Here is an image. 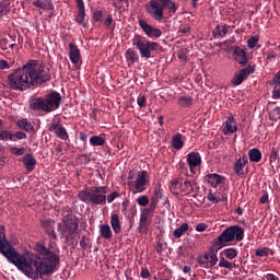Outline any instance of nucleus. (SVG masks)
<instances>
[{
	"instance_id": "58",
	"label": "nucleus",
	"mask_w": 280,
	"mask_h": 280,
	"mask_svg": "<svg viewBox=\"0 0 280 280\" xmlns=\"http://www.w3.org/2000/svg\"><path fill=\"white\" fill-rule=\"evenodd\" d=\"M267 56V60H269V62H272V60L277 59V52L275 50H268L266 52Z\"/></svg>"
},
{
	"instance_id": "17",
	"label": "nucleus",
	"mask_w": 280,
	"mask_h": 280,
	"mask_svg": "<svg viewBox=\"0 0 280 280\" xmlns=\"http://www.w3.org/2000/svg\"><path fill=\"white\" fill-rule=\"evenodd\" d=\"M234 56L236 62H238V65L242 67L248 63V56L246 55V50H244L242 47H234Z\"/></svg>"
},
{
	"instance_id": "33",
	"label": "nucleus",
	"mask_w": 280,
	"mask_h": 280,
	"mask_svg": "<svg viewBox=\"0 0 280 280\" xmlns=\"http://www.w3.org/2000/svg\"><path fill=\"white\" fill-rule=\"evenodd\" d=\"M183 145H185V142H183V135L176 133L172 139V147L175 150H183Z\"/></svg>"
},
{
	"instance_id": "25",
	"label": "nucleus",
	"mask_w": 280,
	"mask_h": 280,
	"mask_svg": "<svg viewBox=\"0 0 280 280\" xmlns=\"http://www.w3.org/2000/svg\"><path fill=\"white\" fill-rule=\"evenodd\" d=\"M183 185V178L176 177L171 182L170 191L174 194V196H178L180 194V188Z\"/></svg>"
},
{
	"instance_id": "49",
	"label": "nucleus",
	"mask_w": 280,
	"mask_h": 280,
	"mask_svg": "<svg viewBox=\"0 0 280 280\" xmlns=\"http://www.w3.org/2000/svg\"><path fill=\"white\" fill-rule=\"evenodd\" d=\"M159 205V201H152L150 202V206L148 209H144V211L142 213H153V211H156V206Z\"/></svg>"
},
{
	"instance_id": "55",
	"label": "nucleus",
	"mask_w": 280,
	"mask_h": 280,
	"mask_svg": "<svg viewBox=\"0 0 280 280\" xmlns=\"http://www.w3.org/2000/svg\"><path fill=\"white\" fill-rule=\"evenodd\" d=\"M277 159H279V152L277 149L272 148L270 153V163H277Z\"/></svg>"
},
{
	"instance_id": "29",
	"label": "nucleus",
	"mask_w": 280,
	"mask_h": 280,
	"mask_svg": "<svg viewBox=\"0 0 280 280\" xmlns=\"http://www.w3.org/2000/svg\"><path fill=\"white\" fill-rule=\"evenodd\" d=\"M16 126L20 130H24L25 132H33L34 130V125H32L27 118L19 120Z\"/></svg>"
},
{
	"instance_id": "39",
	"label": "nucleus",
	"mask_w": 280,
	"mask_h": 280,
	"mask_svg": "<svg viewBox=\"0 0 280 280\" xmlns=\"http://www.w3.org/2000/svg\"><path fill=\"white\" fill-rule=\"evenodd\" d=\"M63 237L66 238V243H68L69 246H71L72 248L78 247V241L75 240V236H73V234L68 233Z\"/></svg>"
},
{
	"instance_id": "27",
	"label": "nucleus",
	"mask_w": 280,
	"mask_h": 280,
	"mask_svg": "<svg viewBox=\"0 0 280 280\" xmlns=\"http://www.w3.org/2000/svg\"><path fill=\"white\" fill-rule=\"evenodd\" d=\"M182 196H190V194H194V184H191L190 180H184L182 179V188H180Z\"/></svg>"
},
{
	"instance_id": "7",
	"label": "nucleus",
	"mask_w": 280,
	"mask_h": 280,
	"mask_svg": "<svg viewBox=\"0 0 280 280\" xmlns=\"http://www.w3.org/2000/svg\"><path fill=\"white\" fill-rule=\"evenodd\" d=\"M62 223H58V231L60 233V237H65V235H75L78 233L79 223L77 217L73 212H69L63 215L61 219Z\"/></svg>"
},
{
	"instance_id": "24",
	"label": "nucleus",
	"mask_w": 280,
	"mask_h": 280,
	"mask_svg": "<svg viewBox=\"0 0 280 280\" xmlns=\"http://www.w3.org/2000/svg\"><path fill=\"white\" fill-rule=\"evenodd\" d=\"M32 3L35 8H39V10H54L51 0H33Z\"/></svg>"
},
{
	"instance_id": "1",
	"label": "nucleus",
	"mask_w": 280,
	"mask_h": 280,
	"mask_svg": "<svg viewBox=\"0 0 280 280\" xmlns=\"http://www.w3.org/2000/svg\"><path fill=\"white\" fill-rule=\"evenodd\" d=\"M35 253L42 255L31 254L25 255L16 252L12 245L8 244L5 240V233L0 230V253L3 255L10 264L18 267V270L23 272L25 277L32 280H38V277L54 275L56 266L60 261V257L56 254L54 247L47 248L43 243H37L34 246Z\"/></svg>"
},
{
	"instance_id": "32",
	"label": "nucleus",
	"mask_w": 280,
	"mask_h": 280,
	"mask_svg": "<svg viewBox=\"0 0 280 280\" xmlns=\"http://www.w3.org/2000/svg\"><path fill=\"white\" fill-rule=\"evenodd\" d=\"M248 156L252 163H259V161H261V151L257 148L250 149Z\"/></svg>"
},
{
	"instance_id": "20",
	"label": "nucleus",
	"mask_w": 280,
	"mask_h": 280,
	"mask_svg": "<svg viewBox=\"0 0 280 280\" xmlns=\"http://www.w3.org/2000/svg\"><path fill=\"white\" fill-rule=\"evenodd\" d=\"M223 132L224 135H233V132H237V121H235L234 116L228 117Z\"/></svg>"
},
{
	"instance_id": "19",
	"label": "nucleus",
	"mask_w": 280,
	"mask_h": 280,
	"mask_svg": "<svg viewBox=\"0 0 280 280\" xmlns=\"http://www.w3.org/2000/svg\"><path fill=\"white\" fill-rule=\"evenodd\" d=\"M69 56L70 62H72V65H78V62H80V48H78V45H75L74 43L69 44Z\"/></svg>"
},
{
	"instance_id": "2",
	"label": "nucleus",
	"mask_w": 280,
	"mask_h": 280,
	"mask_svg": "<svg viewBox=\"0 0 280 280\" xmlns=\"http://www.w3.org/2000/svg\"><path fill=\"white\" fill-rule=\"evenodd\" d=\"M51 82V70L38 60L30 59L26 63L13 70L8 78L7 83L11 91H30L38 89L43 84Z\"/></svg>"
},
{
	"instance_id": "41",
	"label": "nucleus",
	"mask_w": 280,
	"mask_h": 280,
	"mask_svg": "<svg viewBox=\"0 0 280 280\" xmlns=\"http://www.w3.org/2000/svg\"><path fill=\"white\" fill-rule=\"evenodd\" d=\"M80 246L81 248H83V250H89V248H91V238L86 237L85 235L81 236L80 240Z\"/></svg>"
},
{
	"instance_id": "5",
	"label": "nucleus",
	"mask_w": 280,
	"mask_h": 280,
	"mask_svg": "<svg viewBox=\"0 0 280 280\" xmlns=\"http://www.w3.org/2000/svg\"><path fill=\"white\" fill-rule=\"evenodd\" d=\"M244 240V230L240 225L228 226L214 241L213 245L218 246V249L224 248L229 242H242Z\"/></svg>"
},
{
	"instance_id": "57",
	"label": "nucleus",
	"mask_w": 280,
	"mask_h": 280,
	"mask_svg": "<svg viewBox=\"0 0 280 280\" xmlns=\"http://www.w3.org/2000/svg\"><path fill=\"white\" fill-rule=\"evenodd\" d=\"M15 141H21L23 139H27V133L23 132V131H18L15 132V135H13Z\"/></svg>"
},
{
	"instance_id": "22",
	"label": "nucleus",
	"mask_w": 280,
	"mask_h": 280,
	"mask_svg": "<svg viewBox=\"0 0 280 280\" xmlns=\"http://www.w3.org/2000/svg\"><path fill=\"white\" fill-rule=\"evenodd\" d=\"M138 231L143 235H148V231H150V222L148 221V213H143V212L141 213Z\"/></svg>"
},
{
	"instance_id": "52",
	"label": "nucleus",
	"mask_w": 280,
	"mask_h": 280,
	"mask_svg": "<svg viewBox=\"0 0 280 280\" xmlns=\"http://www.w3.org/2000/svg\"><path fill=\"white\" fill-rule=\"evenodd\" d=\"M0 49H2V51H5L7 49H10V39L1 38L0 39Z\"/></svg>"
},
{
	"instance_id": "64",
	"label": "nucleus",
	"mask_w": 280,
	"mask_h": 280,
	"mask_svg": "<svg viewBox=\"0 0 280 280\" xmlns=\"http://www.w3.org/2000/svg\"><path fill=\"white\" fill-rule=\"evenodd\" d=\"M0 69L4 70V69H10V66L8 65V62L3 59L0 60Z\"/></svg>"
},
{
	"instance_id": "48",
	"label": "nucleus",
	"mask_w": 280,
	"mask_h": 280,
	"mask_svg": "<svg viewBox=\"0 0 280 280\" xmlns=\"http://www.w3.org/2000/svg\"><path fill=\"white\" fill-rule=\"evenodd\" d=\"M257 43H259V37L257 36H252L248 40H247V47L249 49H255V46L257 45Z\"/></svg>"
},
{
	"instance_id": "45",
	"label": "nucleus",
	"mask_w": 280,
	"mask_h": 280,
	"mask_svg": "<svg viewBox=\"0 0 280 280\" xmlns=\"http://www.w3.org/2000/svg\"><path fill=\"white\" fill-rule=\"evenodd\" d=\"M161 198H163V192L161 191V188L156 187L153 190V196H152L151 200L154 202H159V200H161Z\"/></svg>"
},
{
	"instance_id": "43",
	"label": "nucleus",
	"mask_w": 280,
	"mask_h": 280,
	"mask_svg": "<svg viewBox=\"0 0 280 280\" xmlns=\"http://www.w3.org/2000/svg\"><path fill=\"white\" fill-rule=\"evenodd\" d=\"M256 257H268L270 255V248L264 247V248H257L255 252Z\"/></svg>"
},
{
	"instance_id": "38",
	"label": "nucleus",
	"mask_w": 280,
	"mask_h": 280,
	"mask_svg": "<svg viewBox=\"0 0 280 280\" xmlns=\"http://www.w3.org/2000/svg\"><path fill=\"white\" fill-rule=\"evenodd\" d=\"M10 10H12L10 2L0 3V16H8V14H10Z\"/></svg>"
},
{
	"instance_id": "9",
	"label": "nucleus",
	"mask_w": 280,
	"mask_h": 280,
	"mask_svg": "<svg viewBox=\"0 0 280 280\" xmlns=\"http://www.w3.org/2000/svg\"><path fill=\"white\" fill-rule=\"evenodd\" d=\"M255 73V66L248 65L247 67L241 69L237 73L234 74V77L231 80V84L234 86H240L244 80H248V77Z\"/></svg>"
},
{
	"instance_id": "40",
	"label": "nucleus",
	"mask_w": 280,
	"mask_h": 280,
	"mask_svg": "<svg viewBox=\"0 0 280 280\" xmlns=\"http://www.w3.org/2000/svg\"><path fill=\"white\" fill-rule=\"evenodd\" d=\"M223 255L224 257H226V259H235V257H237V249L235 248H226L223 250Z\"/></svg>"
},
{
	"instance_id": "13",
	"label": "nucleus",
	"mask_w": 280,
	"mask_h": 280,
	"mask_svg": "<svg viewBox=\"0 0 280 280\" xmlns=\"http://www.w3.org/2000/svg\"><path fill=\"white\" fill-rule=\"evenodd\" d=\"M148 171H141L138 173L135 182V189L137 194H143L145 191V185H148Z\"/></svg>"
},
{
	"instance_id": "6",
	"label": "nucleus",
	"mask_w": 280,
	"mask_h": 280,
	"mask_svg": "<svg viewBox=\"0 0 280 280\" xmlns=\"http://www.w3.org/2000/svg\"><path fill=\"white\" fill-rule=\"evenodd\" d=\"M132 46L138 49L140 54V58H143L144 60H150V58H153L154 52L159 51V43L148 40L142 35H135L132 38Z\"/></svg>"
},
{
	"instance_id": "44",
	"label": "nucleus",
	"mask_w": 280,
	"mask_h": 280,
	"mask_svg": "<svg viewBox=\"0 0 280 280\" xmlns=\"http://www.w3.org/2000/svg\"><path fill=\"white\" fill-rule=\"evenodd\" d=\"M10 152L15 156H23V154H25V147H21V148L11 147Z\"/></svg>"
},
{
	"instance_id": "50",
	"label": "nucleus",
	"mask_w": 280,
	"mask_h": 280,
	"mask_svg": "<svg viewBox=\"0 0 280 280\" xmlns=\"http://www.w3.org/2000/svg\"><path fill=\"white\" fill-rule=\"evenodd\" d=\"M137 202L140 207H145L147 205H149L150 199L148 198V196L142 195L137 199Z\"/></svg>"
},
{
	"instance_id": "18",
	"label": "nucleus",
	"mask_w": 280,
	"mask_h": 280,
	"mask_svg": "<svg viewBox=\"0 0 280 280\" xmlns=\"http://www.w3.org/2000/svg\"><path fill=\"white\" fill-rule=\"evenodd\" d=\"M22 163L27 172H34L36 167V158H34V154L27 153L23 156Z\"/></svg>"
},
{
	"instance_id": "30",
	"label": "nucleus",
	"mask_w": 280,
	"mask_h": 280,
	"mask_svg": "<svg viewBox=\"0 0 280 280\" xmlns=\"http://www.w3.org/2000/svg\"><path fill=\"white\" fill-rule=\"evenodd\" d=\"M110 224L114 233H121V222H119V214H112Z\"/></svg>"
},
{
	"instance_id": "16",
	"label": "nucleus",
	"mask_w": 280,
	"mask_h": 280,
	"mask_svg": "<svg viewBox=\"0 0 280 280\" xmlns=\"http://www.w3.org/2000/svg\"><path fill=\"white\" fill-rule=\"evenodd\" d=\"M248 165V156L243 155L234 162V172L236 176H243L244 168Z\"/></svg>"
},
{
	"instance_id": "35",
	"label": "nucleus",
	"mask_w": 280,
	"mask_h": 280,
	"mask_svg": "<svg viewBox=\"0 0 280 280\" xmlns=\"http://www.w3.org/2000/svg\"><path fill=\"white\" fill-rule=\"evenodd\" d=\"M75 21L82 27H86V11H78Z\"/></svg>"
},
{
	"instance_id": "54",
	"label": "nucleus",
	"mask_w": 280,
	"mask_h": 280,
	"mask_svg": "<svg viewBox=\"0 0 280 280\" xmlns=\"http://www.w3.org/2000/svg\"><path fill=\"white\" fill-rule=\"evenodd\" d=\"M271 86H275L272 91V98L280 100V85L271 84Z\"/></svg>"
},
{
	"instance_id": "59",
	"label": "nucleus",
	"mask_w": 280,
	"mask_h": 280,
	"mask_svg": "<svg viewBox=\"0 0 280 280\" xmlns=\"http://www.w3.org/2000/svg\"><path fill=\"white\" fill-rule=\"evenodd\" d=\"M207 199L210 202H213L214 205H218V202H220V199H218V197H215V195H213V192L211 190L209 191Z\"/></svg>"
},
{
	"instance_id": "3",
	"label": "nucleus",
	"mask_w": 280,
	"mask_h": 280,
	"mask_svg": "<svg viewBox=\"0 0 280 280\" xmlns=\"http://www.w3.org/2000/svg\"><path fill=\"white\" fill-rule=\"evenodd\" d=\"M145 10L153 21L161 23L165 10H168L170 14H176L178 7L174 0H150L145 4Z\"/></svg>"
},
{
	"instance_id": "60",
	"label": "nucleus",
	"mask_w": 280,
	"mask_h": 280,
	"mask_svg": "<svg viewBox=\"0 0 280 280\" xmlns=\"http://www.w3.org/2000/svg\"><path fill=\"white\" fill-rule=\"evenodd\" d=\"M75 1H77L78 12H86V9L84 7V0H75Z\"/></svg>"
},
{
	"instance_id": "36",
	"label": "nucleus",
	"mask_w": 280,
	"mask_h": 280,
	"mask_svg": "<svg viewBox=\"0 0 280 280\" xmlns=\"http://www.w3.org/2000/svg\"><path fill=\"white\" fill-rule=\"evenodd\" d=\"M0 141H16V139L10 130H2L0 131Z\"/></svg>"
},
{
	"instance_id": "56",
	"label": "nucleus",
	"mask_w": 280,
	"mask_h": 280,
	"mask_svg": "<svg viewBox=\"0 0 280 280\" xmlns=\"http://www.w3.org/2000/svg\"><path fill=\"white\" fill-rule=\"evenodd\" d=\"M115 198H119V192L113 191L109 195H107L106 200L110 205V202L115 201Z\"/></svg>"
},
{
	"instance_id": "15",
	"label": "nucleus",
	"mask_w": 280,
	"mask_h": 280,
	"mask_svg": "<svg viewBox=\"0 0 280 280\" xmlns=\"http://www.w3.org/2000/svg\"><path fill=\"white\" fill-rule=\"evenodd\" d=\"M30 108L31 110H42L43 113H49L47 109V105L45 98L37 96L30 101Z\"/></svg>"
},
{
	"instance_id": "42",
	"label": "nucleus",
	"mask_w": 280,
	"mask_h": 280,
	"mask_svg": "<svg viewBox=\"0 0 280 280\" xmlns=\"http://www.w3.org/2000/svg\"><path fill=\"white\" fill-rule=\"evenodd\" d=\"M270 121H279L280 119V107H276L269 112Z\"/></svg>"
},
{
	"instance_id": "23",
	"label": "nucleus",
	"mask_w": 280,
	"mask_h": 280,
	"mask_svg": "<svg viewBox=\"0 0 280 280\" xmlns=\"http://www.w3.org/2000/svg\"><path fill=\"white\" fill-rule=\"evenodd\" d=\"M226 34H229V26L226 24H218L212 31L213 38H224Z\"/></svg>"
},
{
	"instance_id": "47",
	"label": "nucleus",
	"mask_w": 280,
	"mask_h": 280,
	"mask_svg": "<svg viewBox=\"0 0 280 280\" xmlns=\"http://www.w3.org/2000/svg\"><path fill=\"white\" fill-rule=\"evenodd\" d=\"M219 268H228V270H233V265L225 258H221L219 261Z\"/></svg>"
},
{
	"instance_id": "28",
	"label": "nucleus",
	"mask_w": 280,
	"mask_h": 280,
	"mask_svg": "<svg viewBox=\"0 0 280 280\" xmlns=\"http://www.w3.org/2000/svg\"><path fill=\"white\" fill-rule=\"evenodd\" d=\"M177 104H178V106H180V108H190V106H194V97L179 96L177 98Z\"/></svg>"
},
{
	"instance_id": "63",
	"label": "nucleus",
	"mask_w": 280,
	"mask_h": 280,
	"mask_svg": "<svg viewBox=\"0 0 280 280\" xmlns=\"http://www.w3.org/2000/svg\"><path fill=\"white\" fill-rule=\"evenodd\" d=\"M196 231H199V233H202V231H207V224H205V223L197 224Z\"/></svg>"
},
{
	"instance_id": "53",
	"label": "nucleus",
	"mask_w": 280,
	"mask_h": 280,
	"mask_svg": "<svg viewBox=\"0 0 280 280\" xmlns=\"http://www.w3.org/2000/svg\"><path fill=\"white\" fill-rule=\"evenodd\" d=\"M104 16V12L102 10L95 11L92 15L93 21H95V23H100V21H102Z\"/></svg>"
},
{
	"instance_id": "37",
	"label": "nucleus",
	"mask_w": 280,
	"mask_h": 280,
	"mask_svg": "<svg viewBox=\"0 0 280 280\" xmlns=\"http://www.w3.org/2000/svg\"><path fill=\"white\" fill-rule=\"evenodd\" d=\"M90 143L93 147H100L104 145V143H106V140H104V138H102L101 136H92L90 138Z\"/></svg>"
},
{
	"instance_id": "34",
	"label": "nucleus",
	"mask_w": 280,
	"mask_h": 280,
	"mask_svg": "<svg viewBox=\"0 0 280 280\" xmlns=\"http://www.w3.org/2000/svg\"><path fill=\"white\" fill-rule=\"evenodd\" d=\"M189 231V224L183 223L179 228H177L174 232L173 235L174 237H183V233H187Z\"/></svg>"
},
{
	"instance_id": "11",
	"label": "nucleus",
	"mask_w": 280,
	"mask_h": 280,
	"mask_svg": "<svg viewBox=\"0 0 280 280\" xmlns=\"http://www.w3.org/2000/svg\"><path fill=\"white\" fill-rule=\"evenodd\" d=\"M42 229H44V233L48 235V237H51L52 240H58V234L56 233V220L48 219V220H42L40 221Z\"/></svg>"
},
{
	"instance_id": "31",
	"label": "nucleus",
	"mask_w": 280,
	"mask_h": 280,
	"mask_svg": "<svg viewBox=\"0 0 280 280\" xmlns=\"http://www.w3.org/2000/svg\"><path fill=\"white\" fill-rule=\"evenodd\" d=\"M100 235L104 240H110V237H113V231L110 230V225L101 224L100 225Z\"/></svg>"
},
{
	"instance_id": "21",
	"label": "nucleus",
	"mask_w": 280,
	"mask_h": 280,
	"mask_svg": "<svg viewBox=\"0 0 280 280\" xmlns=\"http://www.w3.org/2000/svg\"><path fill=\"white\" fill-rule=\"evenodd\" d=\"M205 180L208 185L215 188V187H218V185H222V180H224V177L219 174H208L205 177Z\"/></svg>"
},
{
	"instance_id": "26",
	"label": "nucleus",
	"mask_w": 280,
	"mask_h": 280,
	"mask_svg": "<svg viewBox=\"0 0 280 280\" xmlns=\"http://www.w3.org/2000/svg\"><path fill=\"white\" fill-rule=\"evenodd\" d=\"M125 58L127 62H130V65L139 62V54H137V50H135V48H128L125 52Z\"/></svg>"
},
{
	"instance_id": "14",
	"label": "nucleus",
	"mask_w": 280,
	"mask_h": 280,
	"mask_svg": "<svg viewBox=\"0 0 280 280\" xmlns=\"http://www.w3.org/2000/svg\"><path fill=\"white\" fill-rule=\"evenodd\" d=\"M49 131L54 132L58 139H61L62 141H67L69 139V133L67 132V129L59 122H52L49 127Z\"/></svg>"
},
{
	"instance_id": "12",
	"label": "nucleus",
	"mask_w": 280,
	"mask_h": 280,
	"mask_svg": "<svg viewBox=\"0 0 280 280\" xmlns=\"http://www.w3.org/2000/svg\"><path fill=\"white\" fill-rule=\"evenodd\" d=\"M187 163L191 174H196V168L202 165V156L198 152H190L187 155Z\"/></svg>"
},
{
	"instance_id": "61",
	"label": "nucleus",
	"mask_w": 280,
	"mask_h": 280,
	"mask_svg": "<svg viewBox=\"0 0 280 280\" xmlns=\"http://www.w3.org/2000/svg\"><path fill=\"white\" fill-rule=\"evenodd\" d=\"M198 264L201 266V268H209V260L205 259L203 257L198 259Z\"/></svg>"
},
{
	"instance_id": "62",
	"label": "nucleus",
	"mask_w": 280,
	"mask_h": 280,
	"mask_svg": "<svg viewBox=\"0 0 280 280\" xmlns=\"http://www.w3.org/2000/svg\"><path fill=\"white\" fill-rule=\"evenodd\" d=\"M137 104L138 106H140V108H145V96H139L137 100Z\"/></svg>"
},
{
	"instance_id": "46",
	"label": "nucleus",
	"mask_w": 280,
	"mask_h": 280,
	"mask_svg": "<svg viewBox=\"0 0 280 280\" xmlns=\"http://www.w3.org/2000/svg\"><path fill=\"white\" fill-rule=\"evenodd\" d=\"M218 264V255L213 252L210 253V259H208V268H213Z\"/></svg>"
},
{
	"instance_id": "51",
	"label": "nucleus",
	"mask_w": 280,
	"mask_h": 280,
	"mask_svg": "<svg viewBox=\"0 0 280 280\" xmlns=\"http://www.w3.org/2000/svg\"><path fill=\"white\" fill-rule=\"evenodd\" d=\"M79 161L83 163V165H89L91 163V155L83 153L79 155Z\"/></svg>"
},
{
	"instance_id": "10",
	"label": "nucleus",
	"mask_w": 280,
	"mask_h": 280,
	"mask_svg": "<svg viewBox=\"0 0 280 280\" xmlns=\"http://www.w3.org/2000/svg\"><path fill=\"white\" fill-rule=\"evenodd\" d=\"M138 23L142 32H144L145 36L149 38H161L163 35V31H161V28L150 25L145 20H139Z\"/></svg>"
},
{
	"instance_id": "8",
	"label": "nucleus",
	"mask_w": 280,
	"mask_h": 280,
	"mask_svg": "<svg viewBox=\"0 0 280 280\" xmlns=\"http://www.w3.org/2000/svg\"><path fill=\"white\" fill-rule=\"evenodd\" d=\"M44 101L46 102L48 113H54V110H58L60 108L62 96L59 92L51 91L50 93L46 94Z\"/></svg>"
},
{
	"instance_id": "4",
	"label": "nucleus",
	"mask_w": 280,
	"mask_h": 280,
	"mask_svg": "<svg viewBox=\"0 0 280 280\" xmlns=\"http://www.w3.org/2000/svg\"><path fill=\"white\" fill-rule=\"evenodd\" d=\"M108 191H110L108 186H93L91 188L80 190L78 192V198L85 205L97 207L100 205H106V194H108Z\"/></svg>"
}]
</instances>
